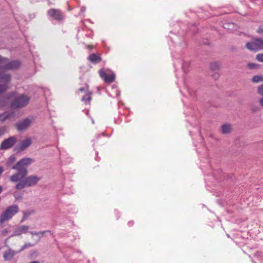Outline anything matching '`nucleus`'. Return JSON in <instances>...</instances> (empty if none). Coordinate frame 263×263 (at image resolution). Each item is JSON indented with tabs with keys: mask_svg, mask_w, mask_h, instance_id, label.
<instances>
[{
	"mask_svg": "<svg viewBox=\"0 0 263 263\" xmlns=\"http://www.w3.org/2000/svg\"><path fill=\"white\" fill-rule=\"evenodd\" d=\"M18 253L19 252H17V251H15L11 249H9L4 253L3 257L6 261H11L13 259L14 255Z\"/></svg>",
	"mask_w": 263,
	"mask_h": 263,
	"instance_id": "12",
	"label": "nucleus"
},
{
	"mask_svg": "<svg viewBox=\"0 0 263 263\" xmlns=\"http://www.w3.org/2000/svg\"><path fill=\"white\" fill-rule=\"evenodd\" d=\"M91 94L92 93L90 91H87L85 95L82 97L81 101L84 102L85 104H89L91 100Z\"/></svg>",
	"mask_w": 263,
	"mask_h": 263,
	"instance_id": "15",
	"label": "nucleus"
},
{
	"mask_svg": "<svg viewBox=\"0 0 263 263\" xmlns=\"http://www.w3.org/2000/svg\"><path fill=\"white\" fill-rule=\"evenodd\" d=\"M224 29L232 31L236 29V25L235 24L232 22L225 23L223 25Z\"/></svg>",
	"mask_w": 263,
	"mask_h": 263,
	"instance_id": "16",
	"label": "nucleus"
},
{
	"mask_svg": "<svg viewBox=\"0 0 263 263\" xmlns=\"http://www.w3.org/2000/svg\"><path fill=\"white\" fill-rule=\"evenodd\" d=\"M188 92L192 97H194L195 96V94L194 93V92L193 90L191 89H188Z\"/></svg>",
	"mask_w": 263,
	"mask_h": 263,
	"instance_id": "34",
	"label": "nucleus"
},
{
	"mask_svg": "<svg viewBox=\"0 0 263 263\" xmlns=\"http://www.w3.org/2000/svg\"><path fill=\"white\" fill-rule=\"evenodd\" d=\"M15 116V112L13 111H9L0 114V122H4L11 118Z\"/></svg>",
	"mask_w": 263,
	"mask_h": 263,
	"instance_id": "13",
	"label": "nucleus"
},
{
	"mask_svg": "<svg viewBox=\"0 0 263 263\" xmlns=\"http://www.w3.org/2000/svg\"><path fill=\"white\" fill-rule=\"evenodd\" d=\"M255 257H256L258 260L260 261H263V253L261 252L257 251L255 254Z\"/></svg>",
	"mask_w": 263,
	"mask_h": 263,
	"instance_id": "25",
	"label": "nucleus"
},
{
	"mask_svg": "<svg viewBox=\"0 0 263 263\" xmlns=\"http://www.w3.org/2000/svg\"><path fill=\"white\" fill-rule=\"evenodd\" d=\"M5 133V129L4 128L0 127V136L3 135Z\"/></svg>",
	"mask_w": 263,
	"mask_h": 263,
	"instance_id": "37",
	"label": "nucleus"
},
{
	"mask_svg": "<svg viewBox=\"0 0 263 263\" xmlns=\"http://www.w3.org/2000/svg\"><path fill=\"white\" fill-rule=\"evenodd\" d=\"M257 91L260 96H263V84L258 86Z\"/></svg>",
	"mask_w": 263,
	"mask_h": 263,
	"instance_id": "27",
	"label": "nucleus"
},
{
	"mask_svg": "<svg viewBox=\"0 0 263 263\" xmlns=\"http://www.w3.org/2000/svg\"><path fill=\"white\" fill-rule=\"evenodd\" d=\"M2 80H4L5 83L0 84V94L6 91L8 88V85L10 83V77L8 75H5L1 77Z\"/></svg>",
	"mask_w": 263,
	"mask_h": 263,
	"instance_id": "11",
	"label": "nucleus"
},
{
	"mask_svg": "<svg viewBox=\"0 0 263 263\" xmlns=\"http://www.w3.org/2000/svg\"><path fill=\"white\" fill-rule=\"evenodd\" d=\"M87 59L92 63L97 64L99 63L101 61V58L98 54L92 53L89 55Z\"/></svg>",
	"mask_w": 263,
	"mask_h": 263,
	"instance_id": "14",
	"label": "nucleus"
},
{
	"mask_svg": "<svg viewBox=\"0 0 263 263\" xmlns=\"http://www.w3.org/2000/svg\"><path fill=\"white\" fill-rule=\"evenodd\" d=\"M28 226L25 225L21 226L14 230L13 233L9 236V238L15 236H20L22 233H26L28 232Z\"/></svg>",
	"mask_w": 263,
	"mask_h": 263,
	"instance_id": "10",
	"label": "nucleus"
},
{
	"mask_svg": "<svg viewBox=\"0 0 263 263\" xmlns=\"http://www.w3.org/2000/svg\"><path fill=\"white\" fill-rule=\"evenodd\" d=\"M213 78L215 79H217L219 77V74L218 73H215L213 76Z\"/></svg>",
	"mask_w": 263,
	"mask_h": 263,
	"instance_id": "40",
	"label": "nucleus"
},
{
	"mask_svg": "<svg viewBox=\"0 0 263 263\" xmlns=\"http://www.w3.org/2000/svg\"><path fill=\"white\" fill-rule=\"evenodd\" d=\"M257 32L259 33H263V29L260 27L257 29Z\"/></svg>",
	"mask_w": 263,
	"mask_h": 263,
	"instance_id": "39",
	"label": "nucleus"
},
{
	"mask_svg": "<svg viewBox=\"0 0 263 263\" xmlns=\"http://www.w3.org/2000/svg\"><path fill=\"white\" fill-rule=\"evenodd\" d=\"M16 138L14 136L5 139L1 144L0 149L6 150L11 148L16 143Z\"/></svg>",
	"mask_w": 263,
	"mask_h": 263,
	"instance_id": "5",
	"label": "nucleus"
},
{
	"mask_svg": "<svg viewBox=\"0 0 263 263\" xmlns=\"http://www.w3.org/2000/svg\"><path fill=\"white\" fill-rule=\"evenodd\" d=\"M181 65H182V69L184 72H186L189 70V67L190 64L187 62H183L181 63Z\"/></svg>",
	"mask_w": 263,
	"mask_h": 263,
	"instance_id": "23",
	"label": "nucleus"
},
{
	"mask_svg": "<svg viewBox=\"0 0 263 263\" xmlns=\"http://www.w3.org/2000/svg\"><path fill=\"white\" fill-rule=\"evenodd\" d=\"M46 232H50V231H41V232H30V233L32 235H37L40 236V238L42 237L44 234H45Z\"/></svg>",
	"mask_w": 263,
	"mask_h": 263,
	"instance_id": "22",
	"label": "nucleus"
},
{
	"mask_svg": "<svg viewBox=\"0 0 263 263\" xmlns=\"http://www.w3.org/2000/svg\"><path fill=\"white\" fill-rule=\"evenodd\" d=\"M134 224V222L133 221H129L128 222V225L129 227H132Z\"/></svg>",
	"mask_w": 263,
	"mask_h": 263,
	"instance_id": "41",
	"label": "nucleus"
},
{
	"mask_svg": "<svg viewBox=\"0 0 263 263\" xmlns=\"http://www.w3.org/2000/svg\"><path fill=\"white\" fill-rule=\"evenodd\" d=\"M248 66L251 69H255L258 68L259 65L255 63H249Z\"/></svg>",
	"mask_w": 263,
	"mask_h": 263,
	"instance_id": "28",
	"label": "nucleus"
},
{
	"mask_svg": "<svg viewBox=\"0 0 263 263\" xmlns=\"http://www.w3.org/2000/svg\"><path fill=\"white\" fill-rule=\"evenodd\" d=\"M14 196L16 200H20L22 199V195L21 194L15 192L14 193Z\"/></svg>",
	"mask_w": 263,
	"mask_h": 263,
	"instance_id": "32",
	"label": "nucleus"
},
{
	"mask_svg": "<svg viewBox=\"0 0 263 263\" xmlns=\"http://www.w3.org/2000/svg\"><path fill=\"white\" fill-rule=\"evenodd\" d=\"M8 230L7 229H4L2 231H1V234L3 236H6V234L8 233Z\"/></svg>",
	"mask_w": 263,
	"mask_h": 263,
	"instance_id": "36",
	"label": "nucleus"
},
{
	"mask_svg": "<svg viewBox=\"0 0 263 263\" xmlns=\"http://www.w3.org/2000/svg\"><path fill=\"white\" fill-rule=\"evenodd\" d=\"M252 81L254 83H258L263 82V76L260 75H256L253 77Z\"/></svg>",
	"mask_w": 263,
	"mask_h": 263,
	"instance_id": "21",
	"label": "nucleus"
},
{
	"mask_svg": "<svg viewBox=\"0 0 263 263\" xmlns=\"http://www.w3.org/2000/svg\"><path fill=\"white\" fill-rule=\"evenodd\" d=\"M221 131L224 134L230 133L231 131V125L228 124L223 125L221 127Z\"/></svg>",
	"mask_w": 263,
	"mask_h": 263,
	"instance_id": "18",
	"label": "nucleus"
},
{
	"mask_svg": "<svg viewBox=\"0 0 263 263\" xmlns=\"http://www.w3.org/2000/svg\"><path fill=\"white\" fill-rule=\"evenodd\" d=\"M23 215L27 218L28 216L31 215L32 214L34 213L33 211H23Z\"/></svg>",
	"mask_w": 263,
	"mask_h": 263,
	"instance_id": "30",
	"label": "nucleus"
},
{
	"mask_svg": "<svg viewBox=\"0 0 263 263\" xmlns=\"http://www.w3.org/2000/svg\"><path fill=\"white\" fill-rule=\"evenodd\" d=\"M14 92H11L10 95V96H12L13 95H14Z\"/></svg>",
	"mask_w": 263,
	"mask_h": 263,
	"instance_id": "45",
	"label": "nucleus"
},
{
	"mask_svg": "<svg viewBox=\"0 0 263 263\" xmlns=\"http://www.w3.org/2000/svg\"><path fill=\"white\" fill-rule=\"evenodd\" d=\"M31 143L30 138H27L15 145L14 148V151L16 152H22L29 147Z\"/></svg>",
	"mask_w": 263,
	"mask_h": 263,
	"instance_id": "6",
	"label": "nucleus"
},
{
	"mask_svg": "<svg viewBox=\"0 0 263 263\" xmlns=\"http://www.w3.org/2000/svg\"><path fill=\"white\" fill-rule=\"evenodd\" d=\"M79 91L80 92H85V93L89 91L88 89V86L86 85L85 87H81L79 89Z\"/></svg>",
	"mask_w": 263,
	"mask_h": 263,
	"instance_id": "33",
	"label": "nucleus"
},
{
	"mask_svg": "<svg viewBox=\"0 0 263 263\" xmlns=\"http://www.w3.org/2000/svg\"><path fill=\"white\" fill-rule=\"evenodd\" d=\"M255 45L257 48V50H260L263 49V40L261 39H256L254 40Z\"/></svg>",
	"mask_w": 263,
	"mask_h": 263,
	"instance_id": "17",
	"label": "nucleus"
},
{
	"mask_svg": "<svg viewBox=\"0 0 263 263\" xmlns=\"http://www.w3.org/2000/svg\"><path fill=\"white\" fill-rule=\"evenodd\" d=\"M27 218L23 215V218L21 220V222L22 223L25 220H26Z\"/></svg>",
	"mask_w": 263,
	"mask_h": 263,
	"instance_id": "43",
	"label": "nucleus"
},
{
	"mask_svg": "<svg viewBox=\"0 0 263 263\" xmlns=\"http://www.w3.org/2000/svg\"><path fill=\"white\" fill-rule=\"evenodd\" d=\"M99 74L100 77L106 83H111L114 81L115 79V74L114 73L107 74L103 69L99 70Z\"/></svg>",
	"mask_w": 263,
	"mask_h": 263,
	"instance_id": "9",
	"label": "nucleus"
},
{
	"mask_svg": "<svg viewBox=\"0 0 263 263\" xmlns=\"http://www.w3.org/2000/svg\"><path fill=\"white\" fill-rule=\"evenodd\" d=\"M8 59L4 58L0 55V76L1 78L5 75H8L10 77V81L11 80V76L9 74L5 73L6 70H13L19 68L21 63L18 60H13L9 62H7Z\"/></svg>",
	"mask_w": 263,
	"mask_h": 263,
	"instance_id": "2",
	"label": "nucleus"
},
{
	"mask_svg": "<svg viewBox=\"0 0 263 263\" xmlns=\"http://www.w3.org/2000/svg\"><path fill=\"white\" fill-rule=\"evenodd\" d=\"M7 104V100L4 98H0V109L5 107Z\"/></svg>",
	"mask_w": 263,
	"mask_h": 263,
	"instance_id": "24",
	"label": "nucleus"
},
{
	"mask_svg": "<svg viewBox=\"0 0 263 263\" xmlns=\"http://www.w3.org/2000/svg\"><path fill=\"white\" fill-rule=\"evenodd\" d=\"M33 246V245L30 243H25L24 245H23L21 249L17 251V252H21V251H23L24 249L28 248Z\"/></svg>",
	"mask_w": 263,
	"mask_h": 263,
	"instance_id": "26",
	"label": "nucleus"
},
{
	"mask_svg": "<svg viewBox=\"0 0 263 263\" xmlns=\"http://www.w3.org/2000/svg\"><path fill=\"white\" fill-rule=\"evenodd\" d=\"M86 10V8L85 7H81V12L80 13H83Z\"/></svg>",
	"mask_w": 263,
	"mask_h": 263,
	"instance_id": "42",
	"label": "nucleus"
},
{
	"mask_svg": "<svg viewBox=\"0 0 263 263\" xmlns=\"http://www.w3.org/2000/svg\"><path fill=\"white\" fill-rule=\"evenodd\" d=\"M260 105L263 107V97L260 98L259 100Z\"/></svg>",
	"mask_w": 263,
	"mask_h": 263,
	"instance_id": "38",
	"label": "nucleus"
},
{
	"mask_svg": "<svg viewBox=\"0 0 263 263\" xmlns=\"http://www.w3.org/2000/svg\"><path fill=\"white\" fill-rule=\"evenodd\" d=\"M33 161L31 158L25 157L12 166L11 168L17 171V173L10 176V181L12 182L20 181L15 186L16 189L21 190L26 187L35 186L41 180L40 177L35 175L26 177L28 173L27 168Z\"/></svg>",
	"mask_w": 263,
	"mask_h": 263,
	"instance_id": "1",
	"label": "nucleus"
},
{
	"mask_svg": "<svg viewBox=\"0 0 263 263\" xmlns=\"http://www.w3.org/2000/svg\"><path fill=\"white\" fill-rule=\"evenodd\" d=\"M47 13L50 17L57 21H61L64 18L62 12L58 9H50L48 11Z\"/></svg>",
	"mask_w": 263,
	"mask_h": 263,
	"instance_id": "8",
	"label": "nucleus"
},
{
	"mask_svg": "<svg viewBox=\"0 0 263 263\" xmlns=\"http://www.w3.org/2000/svg\"><path fill=\"white\" fill-rule=\"evenodd\" d=\"M31 120L29 118H25L24 120L18 121L15 124V127L20 132H21L27 128L30 125Z\"/></svg>",
	"mask_w": 263,
	"mask_h": 263,
	"instance_id": "7",
	"label": "nucleus"
},
{
	"mask_svg": "<svg viewBox=\"0 0 263 263\" xmlns=\"http://www.w3.org/2000/svg\"><path fill=\"white\" fill-rule=\"evenodd\" d=\"M246 47L251 51H257L254 41L246 44Z\"/></svg>",
	"mask_w": 263,
	"mask_h": 263,
	"instance_id": "19",
	"label": "nucleus"
},
{
	"mask_svg": "<svg viewBox=\"0 0 263 263\" xmlns=\"http://www.w3.org/2000/svg\"><path fill=\"white\" fill-rule=\"evenodd\" d=\"M256 60L259 62L263 63V53L257 54L256 56Z\"/></svg>",
	"mask_w": 263,
	"mask_h": 263,
	"instance_id": "29",
	"label": "nucleus"
},
{
	"mask_svg": "<svg viewBox=\"0 0 263 263\" xmlns=\"http://www.w3.org/2000/svg\"><path fill=\"white\" fill-rule=\"evenodd\" d=\"M3 172H4V169H3V167L0 166V176L2 175V174L3 173Z\"/></svg>",
	"mask_w": 263,
	"mask_h": 263,
	"instance_id": "44",
	"label": "nucleus"
},
{
	"mask_svg": "<svg viewBox=\"0 0 263 263\" xmlns=\"http://www.w3.org/2000/svg\"><path fill=\"white\" fill-rule=\"evenodd\" d=\"M18 212L19 207L16 204H12L8 206L0 215V224H3L11 220Z\"/></svg>",
	"mask_w": 263,
	"mask_h": 263,
	"instance_id": "3",
	"label": "nucleus"
},
{
	"mask_svg": "<svg viewBox=\"0 0 263 263\" xmlns=\"http://www.w3.org/2000/svg\"><path fill=\"white\" fill-rule=\"evenodd\" d=\"M15 160V158L14 156H11L7 162V165H10L11 163L14 162V161Z\"/></svg>",
	"mask_w": 263,
	"mask_h": 263,
	"instance_id": "31",
	"label": "nucleus"
},
{
	"mask_svg": "<svg viewBox=\"0 0 263 263\" xmlns=\"http://www.w3.org/2000/svg\"><path fill=\"white\" fill-rule=\"evenodd\" d=\"M30 98L24 94L16 97L11 103V107L13 108H21L27 106L29 103Z\"/></svg>",
	"mask_w": 263,
	"mask_h": 263,
	"instance_id": "4",
	"label": "nucleus"
},
{
	"mask_svg": "<svg viewBox=\"0 0 263 263\" xmlns=\"http://www.w3.org/2000/svg\"><path fill=\"white\" fill-rule=\"evenodd\" d=\"M259 108L258 107H257V106H254L252 108L251 110H252V111L253 112H257V111H258L259 110Z\"/></svg>",
	"mask_w": 263,
	"mask_h": 263,
	"instance_id": "35",
	"label": "nucleus"
},
{
	"mask_svg": "<svg viewBox=\"0 0 263 263\" xmlns=\"http://www.w3.org/2000/svg\"><path fill=\"white\" fill-rule=\"evenodd\" d=\"M220 64L217 62H214L211 63L210 68L213 71H216L219 70Z\"/></svg>",
	"mask_w": 263,
	"mask_h": 263,
	"instance_id": "20",
	"label": "nucleus"
}]
</instances>
